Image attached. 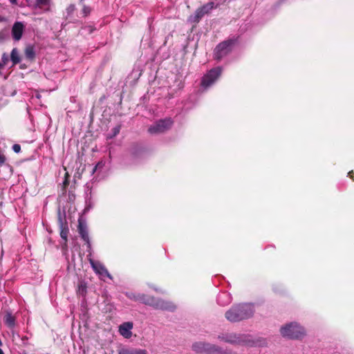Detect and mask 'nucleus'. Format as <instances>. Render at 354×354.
Listing matches in <instances>:
<instances>
[{
    "label": "nucleus",
    "instance_id": "obj_22",
    "mask_svg": "<svg viewBox=\"0 0 354 354\" xmlns=\"http://www.w3.org/2000/svg\"><path fill=\"white\" fill-rule=\"evenodd\" d=\"M121 127H122L121 124H118L114 128H113L111 129L112 133L109 135L107 136V138H109V139H111V138L115 137L120 133V131L121 129Z\"/></svg>",
    "mask_w": 354,
    "mask_h": 354
},
{
    "label": "nucleus",
    "instance_id": "obj_6",
    "mask_svg": "<svg viewBox=\"0 0 354 354\" xmlns=\"http://www.w3.org/2000/svg\"><path fill=\"white\" fill-rule=\"evenodd\" d=\"M218 339L232 344H246L249 343L248 336L236 333H221Z\"/></svg>",
    "mask_w": 354,
    "mask_h": 354
},
{
    "label": "nucleus",
    "instance_id": "obj_20",
    "mask_svg": "<svg viewBox=\"0 0 354 354\" xmlns=\"http://www.w3.org/2000/svg\"><path fill=\"white\" fill-rule=\"evenodd\" d=\"M125 295L127 297H128L129 299L132 301L140 302L141 293L127 292H125Z\"/></svg>",
    "mask_w": 354,
    "mask_h": 354
},
{
    "label": "nucleus",
    "instance_id": "obj_25",
    "mask_svg": "<svg viewBox=\"0 0 354 354\" xmlns=\"http://www.w3.org/2000/svg\"><path fill=\"white\" fill-rule=\"evenodd\" d=\"M12 150L18 153L21 151V146L19 145V144H15L13 146H12Z\"/></svg>",
    "mask_w": 354,
    "mask_h": 354
},
{
    "label": "nucleus",
    "instance_id": "obj_13",
    "mask_svg": "<svg viewBox=\"0 0 354 354\" xmlns=\"http://www.w3.org/2000/svg\"><path fill=\"white\" fill-rule=\"evenodd\" d=\"M78 232L80 234L81 238L87 243L90 244L89 236L86 225L82 221H79L78 223Z\"/></svg>",
    "mask_w": 354,
    "mask_h": 354
},
{
    "label": "nucleus",
    "instance_id": "obj_2",
    "mask_svg": "<svg viewBox=\"0 0 354 354\" xmlns=\"http://www.w3.org/2000/svg\"><path fill=\"white\" fill-rule=\"evenodd\" d=\"M140 303L158 310L174 311L176 309V306L171 301L143 293H141Z\"/></svg>",
    "mask_w": 354,
    "mask_h": 354
},
{
    "label": "nucleus",
    "instance_id": "obj_31",
    "mask_svg": "<svg viewBox=\"0 0 354 354\" xmlns=\"http://www.w3.org/2000/svg\"><path fill=\"white\" fill-rule=\"evenodd\" d=\"M2 32H0V37H1Z\"/></svg>",
    "mask_w": 354,
    "mask_h": 354
},
{
    "label": "nucleus",
    "instance_id": "obj_9",
    "mask_svg": "<svg viewBox=\"0 0 354 354\" xmlns=\"http://www.w3.org/2000/svg\"><path fill=\"white\" fill-rule=\"evenodd\" d=\"M214 2H209L196 9L192 21L198 23L205 15L208 14L214 8Z\"/></svg>",
    "mask_w": 354,
    "mask_h": 354
},
{
    "label": "nucleus",
    "instance_id": "obj_17",
    "mask_svg": "<svg viewBox=\"0 0 354 354\" xmlns=\"http://www.w3.org/2000/svg\"><path fill=\"white\" fill-rule=\"evenodd\" d=\"M24 54L28 59L33 60L35 57L34 47L31 45L26 46L24 50Z\"/></svg>",
    "mask_w": 354,
    "mask_h": 354
},
{
    "label": "nucleus",
    "instance_id": "obj_15",
    "mask_svg": "<svg viewBox=\"0 0 354 354\" xmlns=\"http://www.w3.org/2000/svg\"><path fill=\"white\" fill-rule=\"evenodd\" d=\"M59 229H60V236L63 240H64L65 243L67 242V236L68 234V227L66 223H63L60 221L59 223Z\"/></svg>",
    "mask_w": 354,
    "mask_h": 354
},
{
    "label": "nucleus",
    "instance_id": "obj_10",
    "mask_svg": "<svg viewBox=\"0 0 354 354\" xmlns=\"http://www.w3.org/2000/svg\"><path fill=\"white\" fill-rule=\"evenodd\" d=\"M90 264L93 269V270L98 274L102 276H107L111 277V275L108 271V270L105 268V266L100 263V261H96L93 259H89Z\"/></svg>",
    "mask_w": 354,
    "mask_h": 354
},
{
    "label": "nucleus",
    "instance_id": "obj_14",
    "mask_svg": "<svg viewBox=\"0 0 354 354\" xmlns=\"http://www.w3.org/2000/svg\"><path fill=\"white\" fill-rule=\"evenodd\" d=\"M118 354H148L147 351L141 348H121Z\"/></svg>",
    "mask_w": 354,
    "mask_h": 354
},
{
    "label": "nucleus",
    "instance_id": "obj_16",
    "mask_svg": "<svg viewBox=\"0 0 354 354\" xmlns=\"http://www.w3.org/2000/svg\"><path fill=\"white\" fill-rule=\"evenodd\" d=\"M4 323L9 328L14 327V326L15 324V319L12 316L11 313H9V312L6 313V314L4 317Z\"/></svg>",
    "mask_w": 354,
    "mask_h": 354
},
{
    "label": "nucleus",
    "instance_id": "obj_29",
    "mask_svg": "<svg viewBox=\"0 0 354 354\" xmlns=\"http://www.w3.org/2000/svg\"><path fill=\"white\" fill-rule=\"evenodd\" d=\"M12 3H16V0H10Z\"/></svg>",
    "mask_w": 354,
    "mask_h": 354
},
{
    "label": "nucleus",
    "instance_id": "obj_21",
    "mask_svg": "<svg viewBox=\"0 0 354 354\" xmlns=\"http://www.w3.org/2000/svg\"><path fill=\"white\" fill-rule=\"evenodd\" d=\"M50 0H36V6L39 8H44L50 6Z\"/></svg>",
    "mask_w": 354,
    "mask_h": 354
},
{
    "label": "nucleus",
    "instance_id": "obj_28",
    "mask_svg": "<svg viewBox=\"0 0 354 354\" xmlns=\"http://www.w3.org/2000/svg\"><path fill=\"white\" fill-rule=\"evenodd\" d=\"M67 176H68V174L66 173V179H65V180H64V183H64V187L68 186V184H69L68 180V179L66 178V177H67Z\"/></svg>",
    "mask_w": 354,
    "mask_h": 354
},
{
    "label": "nucleus",
    "instance_id": "obj_3",
    "mask_svg": "<svg viewBox=\"0 0 354 354\" xmlns=\"http://www.w3.org/2000/svg\"><path fill=\"white\" fill-rule=\"evenodd\" d=\"M280 331L283 337L292 339L302 338L306 334L304 328L297 323L286 324Z\"/></svg>",
    "mask_w": 354,
    "mask_h": 354
},
{
    "label": "nucleus",
    "instance_id": "obj_27",
    "mask_svg": "<svg viewBox=\"0 0 354 354\" xmlns=\"http://www.w3.org/2000/svg\"><path fill=\"white\" fill-rule=\"evenodd\" d=\"M348 176L351 178L354 181V172L353 171H351L348 173Z\"/></svg>",
    "mask_w": 354,
    "mask_h": 354
},
{
    "label": "nucleus",
    "instance_id": "obj_5",
    "mask_svg": "<svg viewBox=\"0 0 354 354\" xmlns=\"http://www.w3.org/2000/svg\"><path fill=\"white\" fill-rule=\"evenodd\" d=\"M173 124L174 121L169 118L159 120L149 127L148 131L151 134L162 133L170 129Z\"/></svg>",
    "mask_w": 354,
    "mask_h": 354
},
{
    "label": "nucleus",
    "instance_id": "obj_4",
    "mask_svg": "<svg viewBox=\"0 0 354 354\" xmlns=\"http://www.w3.org/2000/svg\"><path fill=\"white\" fill-rule=\"evenodd\" d=\"M237 41L236 38H232L219 43L214 50V57L217 61L227 55L232 50Z\"/></svg>",
    "mask_w": 354,
    "mask_h": 354
},
{
    "label": "nucleus",
    "instance_id": "obj_18",
    "mask_svg": "<svg viewBox=\"0 0 354 354\" xmlns=\"http://www.w3.org/2000/svg\"><path fill=\"white\" fill-rule=\"evenodd\" d=\"M10 59L13 65H16L21 62V57L19 51L16 48H13L11 51Z\"/></svg>",
    "mask_w": 354,
    "mask_h": 354
},
{
    "label": "nucleus",
    "instance_id": "obj_7",
    "mask_svg": "<svg viewBox=\"0 0 354 354\" xmlns=\"http://www.w3.org/2000/svg\"><path fill=\"white\" fill-rule=\"evenodd\" d=\"M222 73L221 67H216L209 70L202 77L201 85L205 88H207L212 86L221 76Z\"/></svg>",
    "mask_w": 354,
    "mask_h": 354
},
{
    "label": "nucleus",
    "instance_id": "obj_12",
    "mask_svg": "<svg viewBox=\"0 0 354 354\" xmlns=\"http://www.w3.org/2000/svg\"><path fill=\"white\" fill-rule=\"evenodd\" d=\"M133 328L132 322H124L119 326V332L121 335L125 338H130L132 335L131 329Z\"/></svg>",
    "mask_w": 354,
    "mask_h": 354
},
{
    "label": "nucleus",
    "instance_id": "obj_30",
    "mask_svg": "<svg viewBox=\"0 0 354 354\" xmlns=\"http://www.w3.org/2000/svg\"><path fill=\"white\" fill-rule=\"evenodd\" d=\"M0 354H4L3 351L0 348Z\"/></svg>",
    "mask_w": 354,
    "mask_h": 354
},
{
    "label": "nucleus",
    "instance_id": "obj_26",
    "mask_svg": "<svg viewBox=\"0 0 354 354\" xmlns=\"http://www.w3.org/2000/svg\"><path fill=\"white\" fill-rule=\"evenodd\" d=\"M103 164L101 162H99L93 168L92 170V174H94L98 167H102Z\"/></svg>",
    "mask_w": 354,
    "mask_h": 354
},
{
    "label": "nucleus",
    "instance_id": "obj_8",
    "mask_svg": "<svg viewBox=\"0 0 354 354\" xmlns=\"http://www.w3.org/2000/svg\"><path fill=\"white\" fill-rule=\"evenodd\" d=\"M192 350L197 353L215 354L221 352V348L214 344L205 342H195Z\"/></svg>",
    "mask_w": 354,
    "mask_h": 354
},
{
    "label": "nucleus",
    "instance_id": "obj_19",
    "mask_svg": "<svg viewBox=\"0 0 354 354\" xmlns=\"http://www.w3.org/2000/svg\"><path fill=\"white\" fill-rule=\"evenodd\" d=\"M87 286L84 281H80L77 285V294L80 296L84 297L86 294Z\"/></svg>",
    "mask_w": 354,
    "mask_h": 354
},
{
    "label": "nucleus",
    "instance_id": "obj_11",
    "mask_svg": "<svg viewBox=\"0 0 354 354\" xmlns=\"http://www.w3.org/2000/svg\"><path fill=\"white\" fill-rule=\"evenodd\" d=\"M24 26L21 22L17 21L12 28V35L15 40L19 41L23 35Z\"/></svg>",
    "mask_w": 354,
    "mask_h": 354
},
{
    "label": "nucleus",
    "instance_id": "obj_1",
    "mask_svg": "<svg viewBox=\"0 0 354 354\" xmlns=\"http://www.w3.org/2000/svg\"><path fill=\"white\" fill-rule=\"evenodd\" d=\"M254 313L251 304L242 303L233 305L225 313V317L230 322H239L251 318Z\"/></svg>",
    "mask_w": 354,
    "mask_h": 354
},
{
    "label": "nucleus",
    "instance_id": "obj_23",
    "mask_svg": "<svg viewBox=\"0 0 354 354\" xmlns=\"http://www.w3.org/2000/svg\"><path fill=\"white\" fill-rule=\"evenodd\" d=\"M8 61H9V57L6 53H4L1 57V64H3V67H4V66H6L8 64Z\"/></svg>",
    "mask_w": 354,
    "mask_h": 354
},
{
    "label": "nucleus",
    "instance_id": "obj_24",
    "mask_svg": "<svg viewBox=\"0 0 354 354\" xmlns=\"http://www.w3.org/2000/svg\"><path fill=\"white\" fill-rule=\"evenodd\" d=\"M6 161V158L3 153L0 151V167L3 165Z\"/></svg>",
    "mask_w": 354,
    "mask_h": 354
}]
</instances>
